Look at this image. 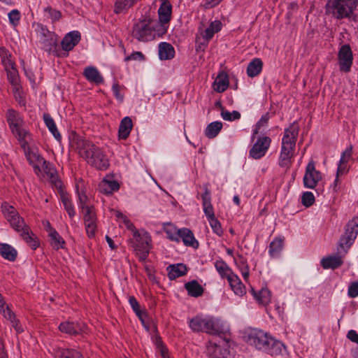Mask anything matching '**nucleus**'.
<instances>
[{
  "label": "nucleus",
  "mask_w": 358,
  "mask_h": 358,
  "mask_svg": "<svg viewBox=\"0 0 358 358\" xmlns=\"http://www.w3.org/2000/svg\"><path fill=\"white\" fill-rule=\"evenodd\" d=\"M70 144L71 148L77 150L92 166L99 170H106L108 168L109 161L107 156L99 147L83 136L72 134L70 136Z\"/></svg>",
  "instance_id": "obj_1"
},
{
  "label": "nucleus",
  "mask_w": 358,
  "mask_h": 358,
  "mask_svg": "<svg viewBox=\"0 0 358 358\" xmlns=\"http://www.w3.org/2000/svg\"><path fill=\"white\" fill-rule=\"evenodd\" d=\"M244 339L248 345L273 357L283 355L286 352V348L282 343L275 340L268 333L262 329L247 330L245 332Z\"/></svg>",
  "instance_id": "obj_2"
},
{
  "label": "nucleus",
  "mask_w": 358,
  "mask_h": 358,
  "mask_svg": "<svg viewBox=\"0 0 358 358\" xmlns=\"http://www.w3.org/2000/svg\"><path fill=\"white\" fill-rule=\"evenodd\" d=\"M1 209L5 218L10 223L12 228L20 234L32 249H36L38 246V242L17 210L7 203L2 204Z\"/></svg>",
  "instance_id": "obj_3"
},
{
  "label": "nucleus",
  "mask_w": 358,
  "mask_h": 358,
  "mask_svg": "<svg viewBox=\"0 0 358 358\" xmlns=\"http://www.w3.org/2000/svg\"><path fill=\"white\" fill-rule=\"evenodd\" d=\"M299 132V126L295 122L285 129L278 157V164L282 168L289 169L292 164Z\"/></svg>",
  "instance_id": "obj_4"
},
{
  "label": "nucleus",
  "mask_w": 358,
  "mask_h": 358,
  "mask_svg": "<svg viewBox=\"0 0 358 358\" xmlns=\"http://www.w3.org/2000/svg\"><path fill=\"white\" fill-rule=\"evenodd\" d=\"M115 215L122 221L128 229L132 231L133 247L139 260L144 262L146 259L151 248V236L144 230L138 231L132 222L121 213L116 212Z\"/></svg>",
  "instance_id": "obj_5"
},
{
  "label": "nucleus",
  "mask_w": 358,
  "mask_h": 358,
  "mask_svg": "<svg viewBox=\"0 0 358 358\" xmlns=\"http://www.w3.org/2000/svg\"><path fill=\"white\" fill-rule=\"evenodd\" d=\"M189 327L194 332H206L216 334L220 332V320L210 315L198 314L188 319Z\"/></svg>",
  "instance_id": "obj_6"
},
{
  "label": "nucleus",
  "mask_w": 358,
  "mask_h": 358,
  "mask_svg": "<svg viewBox=\"0 0 358 358\" xmlns=\"http://www.w3.org/2000/svg\"><path fill=\"white\" fill-rule=\"evenodd\" d=\"M358 6V0H327L325 10L337 20L349 18Z\"/></svg>",
  "instance_id": "obj_7"
},
{
  "label": "nucleus",
  "mask_w": 358,
  "mask_h": 358,
  "mask_svg": "<svg viewBox=\"0 0 358 358\" xmlns=\"http://www.w3.org/2000/svg\"><path fill=\"white\" fill-rule=\"evenodd\" d=\"M6 120L12 133L16 136L18 141L25 138H31V134L25 127V123L22 115L13 109L8 110Z\"/></svg>",
  "instance_id": "obj_8"
},
{
  "label": "nucleus",
  "mask_w": 358,
  "mask_h": 358,
  "mask_svg": "<svg viewBox=\"0 0 358 358\" xmlns=\"http://www.w3.org/2000/svg\"><path fill=\"white\" fill-rule=\"evenodd\" d=\"M358 234V217H354L345 227V232L341 236L337 248L338 253L345 255L355 242Z\"/></svg>",
  "instance_id": "obj_9"
},
{
  "label": "nucleus",
  "mask_w": 358,
  "mask_h": 358,
  "mask_svg": "<svg viewBox=\"0 0 358 358\" xmlns=\"http://www.w3.org/2000/svg\"><path fill=\"white\" fill-rule=\"evenodd\" d=\"M31 141L32 136H31V138H25L20 141V143L27 161L32 166L34 173L39 176L42 173L41 165L45 159L39 155L38 149L30 145Z\"/></svg>",
  "instance_id": "obj_10"
},
{
  "label": "nucleus",
  "mask_w": 358,
  "mask_h": 358,
  "mask_svg": "<svg viewBox=\"0 0 358 358\" xmlns=\"http://www.w3.org/2000/svg\"><path fill=\"white\" fill-rule=\"evenodd\" d=\"M322 179V173L315 169V162L313 160L310 161L306 166L303 178V185L306 188L314 189Z\"/></svg>",
  "instance_id": "obj_11"
},
{
  "label": "nucleus",
  "mask_w": 358,
  "mask_h": 358,
  "mask_svg": "<svg viewBox=\"0 0 358 358\" xmlns=\"http://www.w3.org/2000/svg\"><path fill=\"white\" fill-rule=\"evenodd\" d=\"M132 35L141 41H147L153 37V30L148 20H144L136 22L133 28Z\"/></svg>",
  "instance_id": "obj_12"
},
{
  "label": "nucleus",
  "mask_w": 358,
  "mask_h": 358,
  "mask_svg": "<svg viewBox=\"0 0 358 358\" xmlns=\"http://www.w3.org/2000/svg\"><path fill=\"white\" fill-rule=\"evenodd\" d=\"M271 139L268 136L260 137L250 150L249 156L255 159L264 157L271 145Z\"/></svg>",
  "instance_id": "obj_13"
},
{
  "label": "nucleus",
  "mask_w": 358,
  "mask_h": 358,
  "mask_svg": "<svg viewBox=\"0 0 358 358\" xmlns=\"http://www.w3.org/2000/svg\"><path fill=\"white\" fill-rule=\"evenodd\" d=\"M223 345L217 344L212 341L206 345V354L209 358H228L229 351L227 345L222 342Z\"/></svg>",
  "instance_id": "obj_14"
},
{
  "label": "nucleus",
  "mask_w": 358,
  "mask_h": 358,
  "mask_svg": "<svg viewBox=\"0 0 358 358\" xmlns=\"http://www.w3.org/2000/svg\"><path fill=\"white\" fill-rule=\"evenodd\" d=\"M339 65L341 71L348 72L352 64V52L350 45H343L338 52Z\"/></svg>",
  "instance_id": "obj_15"
},
{
  "label": "nucleus",
  "mask_w": 358,
  "mask_h": 358,
  "mask_svg": "<svg viewBox=\"0 0 358 358\" xmlns=\"http://www.w3.org/2000/svg\"><path fill=\"white\" fill-rule=\"evenodd\" d=\"M59 329L62 333L69 335H77L85 332V324L82 322L66 321L59 324Z\"/></svg>",
  "instance_id": "obj_16"
},
{
  "label": "nucleus",
  "mask_w": 358,
  "mask_h": 358,
  "mask_svg": "<svg viewBox=\"0 0 358 358\" xmlns=\"http://www.w3.org/2000/svg\"><path fill=\"white\" fill-rule=\"evenodd\" d=\"M83 75L85 78L91 83L100 85L103 83V77L96 67L89 66L84 69Z\"/></svg>",
  "instance_id": "obj_17"
},
{
  "label": "nucleus",
  "mask_w": 358,
  "mask_h": 358,
  "mask_svg": "<svg viewBox=\"0 0 358 358\" xmlns=\"http://www.w3.org/2000/svg\"><path fill=\"white\" fill-rule=\"evenodd\" d=\"M80 34L78 31L67 34L62 41V47L65 51L71 50L80 41Z\"/></svg>",
  "instance_id": "obj_18"
},
{
  "label": "nucleus",
  "mask_w": 358,
  "mask_h": 358,
  "mask_svg": "<svg viewBox=\"0 0 358 358\" xmlns=\"http://www.w3.org/2000/svg\"><path fill=\"white\" fill-rule=\"evenodd\" d=\"M201 199L203 213L208 220L215 217L214 209L211 203L210 192L207 188L205 189V192L201 194Z\"/></svg>",
  "instance_id": "obj_19"
},
{
  "label": "nucleus",
  "mask_w": 358,
  "mask_h": 358,
  "mask_svg": "<svg viewBox=\"0 0 358 358\" xmlns=\"http://www.w3.org/2000/svg\"><path fill=\"white\" fill-rule=\"evenodd\" d=\"M340 255H332L324 257L321 260V265L324 269H335L343 264V257L345 255L343 252L339 253Z\"/></svg>",
  "instance_id": "obj_20"
},
{
  "label": "nucleus",
  "mask_w": 358,
  "mask_h": 358,
  "mask_svg": "<svg viewBox=\"0 0 358 358\" xmlns=\"http://www.w3.org/2000/svg\"><path fill=\"white\" fill-rule=\"evenodd\" d=\"M352 154V146H348L342 153L338 169H337V177L341 175H343L347 173V163L350 159Z\"/></svg>",
  "instance_id": "obj_21"
},
{
  "label": "nucleus",
  "mask_w": 358,
  "mask_h": 358,
  "mask_svg": "<svg viewBox=\"0 0 358 358\" xmlns=\"http://www.w3.org/2000/svg\"><path fill=\"white\" fill-rule=\"evenodd\" d=\"M229 284L236 295L243 296L246 293L245 285L242 283L239 277L234 273L227 279Z\"/></svg>",
  "instance_id": "obj_22"
},
{
  "label": "nucleus",
  "mask_w": 358,
  "mask_h": 358,
  "mask_svg": "<svg viewBox=\"0 0 358 358\" xmlns=\"http://www.w3.org/2000/svg\"><path fill=\"white\" fill-rule=\"evenodd\" d=\"M119 188L118 182L111 178H105L99 184V190L105 194H109L117 191Z\"/></svg>",
  "instance_id": "obj_23"
},
{
  "label": "nucleus",
  "mask_w": 358,
  "mask_h": 358,
  "mask_svg": "<svg viewBox=\"0 0 358 358\" xmlns=\"http://www.w3.org/2000/svg\"><path fill=\"white\" fill-rule=\"evenodd\" d=\"M222 27V24L220 20H215L210 22L209 26L203 30L201 34L203 38L208 43L213 37L214 34L219 32Z\"/></svg>",
  "instance_id": "obj_24"
},
{
  "label": "nucleus",
  "mask_w": 358,
  "mask_h": 358,
  "mask_svg": "<svg viewBox=\"0 0 358 358\" xmlns=\"http://www.w3.org/2000/svg\"><path fill=\"white\" fill-rule=\"evenodd\" d=\"M172 6L171 3L166 1L162 3L158 9L159 20L162 24H167L171 16Z\"/></svg>",
  "instance_id": "obj_25"
},
{
  "label": "nucleus",
  "mask_w": 358,
  "mask_h": 358,
  "mask_svg": "<svg viewBox=\"0 0 358 358\" xmlns=\"http://www.w3.org/2000/svg\"><path fill=\"white\" fill-rule=\"evenodd\" d=\"M182 240L186 246L196 248L199 246L198 241L195 239L193 233L187 228H182L180 231V241Z\"/></svg>",
  "instance_id": "obj_26"
},
{
  "label": "nucleus",
  "mask_w": 358,
  "mask_h": 358,
  "mask_svg": "<svg viewBox=\"0 0 358 358\" xmlns=\"http://www.w3.org/2000/svg\"><path fill=\"white\" fill-rule=\"evenodd\" d=\"M168 275L171 280H174L183 276L187 273V267L183 264H176L169 265L167 267Z\"/></svg>",
  "instance_id": "obj_27"
},
{
  "label": "nucleus",
  "mask_w": 358,
  "mask_h": 358,
  "mask_svg": "<svg viewBox=\"0 0 358 358\" xmlns=\"http://www.w3.org/2000/svg\"><path fill=\"white\" fill-rule=\"evenodd\" d=\"M252 293L255 300L261 305L266 306L271 302V293L267 288H262L258 292L252 289Z\"/></svg>",
  "instance_id": "obj_28"
},
{
  "label": "nucleus",
  "mask_w": 358,
  "mask_h": 358,
  "mask_svg": "<svg viewBox=\"0 0 358 358\" xmlns=\"http://www.w3.org/2000/svg\"><path fill=\"white\" fill-rule=\"evenodd\" d=\"M175 55L173 47L168 43L162 42L159 45V57L162 60L172 59Z\"/></svg>",
  "instance_id": "obj_29"
},
{
  "label": "nucleus",
  "mask_w": 358,
  "mask_h": 358,
  "mask_svg": "<svg viewBox=\"0 0 358 358\" xmlns=\"http://www.w3.org/2000/svg\"><path fill=\"white\" fill-rule=\"evenodd\" d=\"M284 247V238L277 237L275 238L270 243L268 247V254L273 257H278Z\"/></svg>",
  "instance_id": "obj_30"
},
{
  "label": "nucleus",
  "mask_w": 358,
  "mask_h": 358,
  "mask_svg": "<svg viewBox=\"0 0 358 358\" xmlns=\"http://www.w3.org/2000/svg\"><path fill=\"white\" fill-rule=\"evenodd\" d=\"M133 123L132 120L129 117H124L120 124L119 127V137L122 139H126L129 136L132 129Z\"/></svg>",
  "instance_id": "obj_31"
},
{
  "label": "nucleus",
  "mask_w": 358,
  "mask_h": 358,
  "mask_svg": "<svg viewBox=\"0 0 358 358\" xmlns=\"http://www.w3.org/2000/svg\"><path fill=\"white\" fill-rule=\"evenodd\" d=\"M229 86L227 75L223 72L218 74L213 84V87L217 92H224Z\"/></svg>",
  "instance_id": "obj_32"
},
{
  "label": "nucleus",
  "mask_w": 358,
  "mask_h": 358,
  "mask_svg": "<svg viewBox=\"0 0 358 358\" xmlns=\"http://www.w3.org/2000/svg\"><path fill=\"white\" fill-rule=\"evenodd\" d=\"M215 268L222 278L228 279L234 273L222 259H217L214 263Z\"/></svg>",
  "instance_id": "obj_33"
},
{
  "label": "nucleus",
  "mask_w": 358,
  "mask_h": 358,
  "mask_svg": "<svg viewBox=\"0 0 358 358\" xmlns=\"http://www.w3.org/2000/svg\"><path fill=\"white\" fill-rule=\"evenodd\" d=\"M163 229L169 239L178 243L180 241V229H177V227L171 223L164 224Z\"/></svg>",
  "instance_id": "obj_34"
},
{
  "label": "nucleus",
  "mask_w": 358,
  "mask_h": 358,
  "mask_svg": "<svg viewBox=\"0 0 358 358\" xmlns=\"http://www.w3.org/2000/svg\"><path fill=\"white\" fill-rule=\"evenodd\" d=\"M17 251L11 245L6 243L0 244V255L6 259L14 261L17 257Z\"/></svg>",
  "instance_id": "obj_35"
},
{
  "label": "nucleus",
  "mask_w": 358,
  "mask_h": 358,
  "mask_svg": "<svg viewBox=\"0 0 358 358\" xmlns=\"http://www.w3.org/2000/svg\"><path fill=\"white\" fill-rule=\"evenodd\" d=\"M262 62L260 59L255 58L248 64L247 68V74L249 77H255L260 73L262 69Z\"/></svg>",
  "instance_id": "obj_36"
},
{
  "label": "nucleus",
  "mask_w": 358,
  "mask_h": 358,
  "mask_svg": "<svg viewBox=\"0 0 358 358\" xmlns=\"http://www.w3.org/2000/svg\"><path fill=\"white\" fill-rule=\"evenodd\" d=\"M185 287L188 292V294L191 296L198 297L202 295L203 292V287L196 280L187 282L185 285Z\"/></svg>",
  "instance_id": "obj_37"
},
{
  "label": "nucleus",
  "mask_w": 358,
  "mask_h": 358,
  "mask_svg": "<svg viewBox=\"0 0 358 358\" xmlns=\"http://www.w3.org/2000/svg\"><path fill=\"white\" fill-rule=\"evenodd\" d=\"M57 358H83L82 354L73 349L59 348L55 352Z\"/></svg>",
  "instance_id": "obj_38"
},
{
  "label": "nucleus",
  "mask_w": 358,
  "mask_h": 358,
  "mask_svg": "<svg viewBox=\"0 0 358 358\" xmlns=\"http://www.w3.org/2000/svg\"><path fill=\"white\" fill-rule=\"evenodd\" d=\"M43 120L45 122L46 127L48 128L49 131L52 133L54 137L57 141H59L62 136L57 130L54 120L51 117V116L49 114H44Z\"/></svg>",
  "instance_id": "obj_39"
},
{
  "label": "nucleus",
  "mask_w": 358,
  "mask_h": 358,
  "mask_svg": "<svg viewBox=\"0 0 358 358\" xmlns=\"http://www.w3.org/2000/svg\"><path fill=\"white\" fill-rule=\"evenodd\" d=\"M222 128V123L221 122H213L207 126L205 130V134L209 138H215L220 133Z\"/></svg>",
  "instance_id": "obj_40"
},
{
  "label": "nucleus",
  "mask_w": 358,
  "mask_h": 358,
  "mask_svg": "<svg viewBox=\"0 0 358 358\" xmlns=\"http://www.w3.org/2000/svg\"><path fill=\"white\" fill-rule=\"evenodd\" d=\"M41 169H42V173L38 176L39 177L44 176V174H46L52 181H55L57 179V171L54 166L47 161L44 160L41 165Z\"/></svg>",
  "instance_id": "obj_41"
},
{
  "label": "nucleus",
  "mask_w": 358,
  "mask_h": 358,
  "mask_svg": "<svg viewBox=\"0 0 358 358\" xmlns=\"http://www.w3.org/2000/svg\"><path fill=\"white\" fill-rule=\"evenodd\" d=\"M0 59L5 69L15 65L11 54L4 47H0Z\"/></svg>",
  "instance_id": "obj_42"
},
{
  "label": "nucleus",
  "mask_w": 358,
  "mask_h": 358,
  "mask_svg": "<svg viewBox=\"0 0 358 358\" xmlns=\"http://www.w3.org/2000/svg\"><path fill=\"white\" fill-rule=\"evenodd\" d=\"M48 236L50 237V244L54 249L59 250L64 247L65 241L57 231H52Z\"/></svg>",
  "instance_id": "obj_43"
},
{
  "label": "nucleus",
  "mask_w": 358,
  "mask_h": 358,
  "mask_svg": "<svg viewBox=\"0 0 358 358\" xmlns=\"http://www.w3.org/2000/svg\"><path fill=\"white\" fill-rule=\"evenodd\" d=\"M7 72L8 80L15 87L19 85V75L15 64L5 69Z\"/></svg>",
  "instance_id": "obj_44"
},
{
  "label": "nucleus",
  "mask_w": 358,
  "mask_h": 358,
  "mask_svg": "<svg viewBox=\"0 0 358 358\" xmlns=\"http://www.w3.org/2000/svg\"><path fill=\"white\" fill-rule=\"evenodd\" d=\"M3 317L10 322L17 333L19 334L24 331L22 327L19 323V320L16 318L14 313L10 309L6 310Z\"/></svg>",
  "instance_id": "obj_45"
},
{
  "label": "nucleus",
  "mask_w": 358,
  "mask_h": 358,
  "mask_svg": "<svg viewBox=\"0 0 358 358\" xmlns=\"http://www.w3.org/2000/svg\"><path fill=\"white\" fill-rule=\"evenodd\" d=\"M61 201L69 217L71 218H73L76 215V211L71 200L67 195L62 194Z\"/></svg>",
  "instance_id": "obj_46"
},
{
  "label": "nucleus",
  "mask_w": 358,
  "mask_h": 358,
  "mask_svg": "<svg viewBox=\"0 0 358 358\" xmlns=\"http://www.w3.org/2000/svg\"><path fill=\"white\" fill-rule=\"evenodd\" d=\"M269 120V115L268 113H266L262 116L260 120L257 122L255 129L253 130L252 138H255V136L262 132L266 127Z\"/></svg>",
  "instance_id": "obj_47"
},
{
  "label": "nucleus",
  "mask_w": 358,
  "mask_h": 358,
  "mask_svg": "<svg viewBox=\"0 0 358 358\" xmlns=\"http://www.w3.org/2000/svg\"><path fill=\"white\" fill-rule=\"evenodd\" d=\"M129 303L130 306H131L132 309L134 310V311L135 312V313L136 314V315L139 317V319L142 322L144 327L146 329H148L147 326L145 324V320L143 318V313H141V311L140 310L139 303L137 301V300L136 299V298L134 296H130L129 298Z\"/></svg>",
  "instance_id": "obj_48"
},
{
  "label": "nucleus",
  "mask_w": 358,
  "mask_h": 358,
  "mask_svg": "<svg viewBox=\"0 0 358 358\" xmlns=\"http://www.w3.org/2000/svg\"><path fill=\"white\" fill-rule=\"evenodd\" d=\"M83 182H78L76 184V189L78 197L79 200V206L81 208V210L83 209L84 206H91L87 204V197L83 190H80L79 188L83 187Z\"/></svg>",
  "instance_id": "obj_49"
},
{
  "label": "nucleus",
  "mask_w": 358,
  "mask_h": 358,
  "mask_svg": "<svg viewBox=\"0 0 358 358\" xmlns=\"http://www.w3.org/2000/svg\"><path fill=\"white\" fill-rule=\"evenodd\" d=\"M82 213L83 215L84 222L97 220L96 213L92 206H84L83 209H82Z\"/></svg>",
  "instance_id": "obj_50"
},
{
  "label": "nucleus",
  "mask_w": 358,
  "mask_h": 358,
  "mask_svg": "<svg viewBox=\"0 0 358 358\" xmlns=\"http://www.w3.org/2000/svg\"><path fill=\"white\" fill-rule=\"evenodd\" d=\"M221 117L223 120L227 121H234L241 118V114L238 111L236 110L230 112L229 110L222 109L221 111Z\"/></svg>",
  "instance_id": "obj_51"
},
{
  "label": "nucleus",
  "mask_w": 358,
  "mask_h": 358,
  "mask_svg": "<svg viewBox=\"0 0 358 358\" xmlns=\"http://www.w3.org/2000/svg\"><path fill=\"white\" fill-rule=\"evenodd\" d=\"M213 231L219 236L223 234V230L220 221L216 218H212L208 220Z\"/></svg>",
  "instance_id": "obj_52"
},
{
  "label": "nucleus",
  "mask_w": 358,
  "mask_h": 358,
  "mask_svg": "<svg viewBox=\"0 0 358 358\" xmlns=\"http://www.w3.org/2000/svg\"><path fill=\"white\" fill-rule=\"evenodd\" d=\"M112 90L117 101L122 103L124 100V87L117 83H113Z\"/></svg>",
  "instance_id": "obj_53"
},
{
  "label": "nucleus",
  "mask_w": 358,
  "mask_h": 358,
  "mask_svg": "<svg viewBox=\"0 0 358 358\" xmlns=\"http://www.w3.org/2000/svg\"><path fill=\"white\" fill-rule=\"evenodd\" d=\"M84 224L87 236L90 238L93 237L97 229L96 220L84 222Z\"/></svg>",
  "instance_id": "obj_54"
},
{
  "label": "nucleus",
  "mask_w": 358,
  "mask_h": 358,
  "mask_svg": "<svg viewBox=\"0 0 358 358\" xmlns=\"http://www.w3.org/2000/svg\"><path fill=\"white\" fill-rule=\"evenodd\" d=\"M44 12L45 15L50 18L52 22L59 20L62 16V14L59 10L53 9L51 7L45 8L44 9Z\"/></svg>",
  "instance_id": "obj_55"
},
{
  "label": "nucleus",
  "mask_w": 358,
  "mask_h": 358,
  "mask_svg": "<svg viewBox=\"0 0 358 358\" xmlns=\"http://www.w3.org/2000/svg\"><path fill=\"white\" fill-rule=\"evenodd\" d=\"M315 202L314 194L310 192H305L301 197V203L306 207L311 206Z\"/></svg>",
  "instance_id": "obj_56"
},
{
  "label": "nucleus",
  "mask_w": 358,
  "mask_h": 358,
  "mask_svg": "<svg viewBox=\"0 0 358 358\" xmlns=\"http://www.w3.org/2000/svg\"><path fill=\"white\" fill-rule=\"evenodd\" d=\"M8 18H9V21L13 25V26H16L18 23H19V21H20V12L16 10V9H14V10H12L9 13H8Z\"/></svg>",
  "instance_id": "obj_57"
},
{
  "label": "nucleus",
  "mask_w": 358,
  "mask_h": 358,
  "mask_svg": "<svg viewBox=\"0 0 358 358\" xmlns=\"http://www.w3.org/2000/svg\"><path fill=\"white\" fill-rule=\"evenodd\" d=\"M348 294L350 298L358 296V282H353L349 285Z\"/></svg>",
  "instance_id": "obj_58"
},
{
  "label": "nucleus",
  "mask_w": 358,
  "mask_h": 358,
  "mask_svg": "<svg viewBox=\"0 0 358 358\" xmlns=\"http://www.w3.org/2000/svg\"><path fill=\"white\" fill-rule=\"evenodd\" d=\"M240 259L243 263V267L241 268V274L244 280H248L249 278V267L243 257H240Z\"/></svg>",
  "instance_id": "obj_59"
},
{
  "label": "nucleus",
  "mask_w": 358,
  "mask_h": 358,
  "mask_svg": "<svg viewBox=\"0 0 358 358\" xmlns=\"http://www.w3.org/2000/svg\"><path fill=\"white\" fill-rule=\"evenodd\" d=\"M126 60H144V55L141 52H135L126 57Z\"/></svg>",
  "instance_id": "obj_60"
},
{
  "label": "nucleus",
  "mask_w": 358,
  "mask_h": 358,
  "mask_svg": "<svg viewBox=\"0 0 358 358\" xmlns=\"http://www.w3.org/2000/svg\"><path fill=\"white\" fill-rule=\"evenodd\" d=\"M347 336L351 341L358 344V334L355 330H350Z\"/></svg>",
  "instance_id": "obj_61"
},
{
  "label": "nucleus",
  "mask_w": 358,
  "mask_h": 358,
  "mask_svg": "<svg viewBox=\"0 0 358 358\" xmlns=\"http://www.w3.org/2000/svg\"><path fill=\"white\" fill-rule=\"evenodd\" d=\"M8 309H10L9 307L6 304V302L4 301L1 294H0V313L3 314V315L5 314L6 310Z\"/></svg>",
  "instance_id": "obj_62"
},
{
  "label": "nucleus",
  "mask_w": 358,
  "mask_h": 358,
  "mask_svg": "<svg viewBox=\"0 0 358 358\" xmlns=\"http://www.w3.org/2000/svg\"><path fill=\"white\" fill-rule=\"evenodd\" d=\"M43 226H44L45 230L48 231V235H50L52 231H56V230L51 227V225L48 221H44Z\"/></svg>",
  "instance_id": "obj_63"
},
{
  "label": "nucleus",
  "mask_w": 358,
  "mask_h": 358,
  "mask_svg": "<svg viewBox=\"0 0 358 358\" xmlns=\"http://www.w3.org/2000/svg\"><path fill=\"white\" fill-rule=\"evenodd\" d=\"M6 355L4 350V345L2 341L0 339V358H6Z\"/></svg>",
  "instance_id": "obj_64"
}]
</instances>
